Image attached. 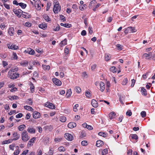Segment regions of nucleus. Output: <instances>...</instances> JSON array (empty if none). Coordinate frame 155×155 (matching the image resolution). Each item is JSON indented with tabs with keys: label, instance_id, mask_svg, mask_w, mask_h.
I'll list each match as a JSON object with an SVG mask.
<instances>
[{
	"label": "nucleus",
	"instance_id": "f257e3e1",
	"mask_svg": "<svg viewBox=\"0 0 155 155\" xmlns=\"http://www.w3.org/2000/svg\"><path fill=\"white\" fill-rule=\"evenodd\" d=\"M8 76L11 79H15L18 78L19 74L18 73L12 72V71H9L8 73Z\"/></svg>",
	"mask_w": 155,
	"mask_h": 155
},
{
	"label": "nucleus",
	"instance_id": "f03ea898",
	"mask_svg": "<svg viewBox=\"0 0 155 155\" xmlns=\"http://www.w3.org/2000/svg\"><path fill=\"white\" fill-rule=\"evenodd\" d=\"M22 140L24 142L27 141L30 138L26 130H24L21 134Z\"/></svg>",
	"mask_w": 155,
	"mask_h": 155
},
{
	"label": "nucleus",
	"instance_id": "7ed1b4c3",
	"mask_svg": "<svg viewBox=\"0 0 155 155\" xmlns=\"http://www.w3.org/2000/svg\"><path fill=\"white\" fill-rule=\"evenodd\" d=\"M61 10V7L59 5L58 2H57L54 5L53 9L54 12L55 13H58Z\"/></svg>",
	"mask_w": 155,
	"mask_h": 155
},
{
	"label": "nucleus",
	"instance_id": "20e7f679",
	"mask_svg": "<svg viewBox=\"0 0 155 155\" xmlns=\"http://www.w3.org/2000/svg\"><path fill=\"white\" fill-rule=\"evenodd\" d=\"M13 12H14L15 14H16L17 16L18 17V18H20L21 17V13H26V12H23L22 11L18 9L17 10H15L14 9Z\"/></svg>",
	"mask_w": 155,
	"mask_h": 155
},
{
	"label": "nucleus",
	"instance_id": "39448f33",
	"mask_svg": "<svg viewBox=\"0 0 155 155\" xmlns=\"http://www.w3.org/2000/svg\"><path fill=\"white\" fill-rule=\"evenodd\" d=\"M64 137L68 140L71 141L73 140V136L69 133H66L64 135Z\"/></svg>",
	"mask_w": 155,
	"mask_h": 155
},
{
	"label": "nucleus",
	"instance_id": "423d86ee",
	"mask_svg": "<svg viewBox=\"0 0 155 155\" xmlns=\"http://www.w3.org/2000/svg\"><path fill=\"white\" fill-rule=\"evenodd\" d=\"M52 81L56 85L58 86H60L61 84V82L59 79L56 78H53Z\"/></svg>",
	"mask_w": 155,
	"mask_h": 155
},
{
	"label": "nucleus",
	"instance_id": "0eeeda50",
	"mask_svg": "<svg viewBox=\"0 0 155 155\" xmlns=\"http://www.w3.org/2000/svg\"><path fill=\"white\" fill-rule=\"evenodd\" d=\"M41 116V114L37 111H35L33 113V116L34 118L37 119L39 118Z\"/></svg>",
	"mask_w": 155,
	"mask_h": 155
},
{
	"label": "nucleus",
	"instance_id": "6e6552de",
	"mask_svg": "<svg viewBox=\"0 0 155 155\" xmlns=\"http://www.w3.org/2000/svg\"><path fill=\"white\" fill-rule=\"evenodd\" d=\"M13 135L14 138L13 139H12V141L15 140H18L20 137V135H18L17 133V132H14L13 133Z\"/></svg>",
	"mask_w": 155,
	"mask_h": 155
},
{
	"label": "nucleus",
	"instance_id": "1a4fd4ad",
	"mask_svg": "<svg viewBox=\"0 0 155 155\" xmlns=\"http://www.w3.org/2000/svg\"><path fill=\"white\" fill-rule=\"evenodd\" d=\"M76 126V124L74 122H71L68 125V127L70 128H73Z\"/></svg>",
	"mask_w": 155,
	"mask_h": 155
},
{
	"label": "nucleus",
	"instance_id": "9d476101",
	"mask_svg": "<svg viewBox=\"0 0 155 155\" xmlns=\"http://www.w3.org/2000/svg\"><path fill=\"white\" fill-rule=\"evenodd\" d=\"M91 104L93 107L96 108L98 106L97 102L94 99H92L91 101Z\"/></svg>",
	"mask_w": 155,
	"mask_h": 155
},
{
	"label": "nucleus",
	"instance_id": "9b49d317",
	"mask_svg": "<svg viewBox=\"0 0 155 155\" xmlns=\"http://www.w3.org/2000/svg\"><path fill=\"white\" fill-rule=\"evenodd\" d=\"M15 31L14 28L13 27L10 28L8 30V33L10 36H12L13 35Z\"/></svg>",
	"mask_w": 155,
	"mask_h": 155
},
{
	"label": "nucleus",
	"instance_id": "f8f14e48",
	"mask_svg": "<svg viewBox=\"0 0 155 155\" xmlns=\"http://www.w3.org/2000/svg\"><path fill=\"white\" fill-rule=\"evenodd\" d=\"M27 131L29 133L31 134H34L35 132V129L31 127H29L27 129Z\"/></svg>",
	"mask_w": 155,
	"mask_h": 155
},
{
	"label": "nucleus",
	"instance_id": "ddd939ff",
	"mask_svg": "<svg viewBox=\"0 0 155 155\" xmlns=\"http://www.w3.org/2000/svg\"><path fill=\"white\" fill-rule=\"evenodd\" d=\"M100 90L103 92L105 89V85L104 84L103 82H101L100 83Z\"/></svg>",
	"mask_w": 155,
	"mask_h": 155
},
{
	"label": "nucleus",
	"instance_id": "4468645a",
	"mask_svg": "<svg viewBox=\"0 0 155 155\" xmlns=\"http://www.w3.org/2000/svg\"><path fill=\"white\" fill-rule=\"evenodd\" d=\"M46 105H47V107L50 108L54 109L55 108V105L51 103L47 102Z\"/></svg>",
	"mask_w": 155,
	"mask_h": 155
},
{
	"label": "nucleus",
	"instance_id": "2eb2a0df",
	"mask_svg": "<svg viewBox=\"0 0 155 155\" xmlns=\"http://www.w3.org/2000/svg\"><path fill=\"white\" fill-rule=\"evenodd\" d=\"M26 51L27 53L31 55H33L35 53V51L31 48H28Z\"/></svg>",
	"mask_w": 155,
	"mask_h": 155
},
{
	"label": "nucleus",
	"instance_id": "dca6fc26",
	"mask_svg": "<svg viewBox=\"0 0 155 155\" xmlns=\"http://www.w3.org/2000/svg\"><path fill=\"white\" fill-rule=\"evenodd\" d=\"M104 144L103 142L101 140H98L97 141L96 146L97 147H100Z\"/></svg>",
	"mask_w": 155,
	"mask_h": 155
},
{
	"label": "nucleus",
	"instance_id": "f3484780",
	"mask_svg": "<svg viewBox=\"0 0 155 155\" xmlns=\"http://www.w3.org/2000/svg\"><path fill=\"white\" fill-rule=\"evenodd\" d=\"M97 3L96 1L95 0H93L91 1L89 5V7L90 8H91L93 6H94L96 3Z\"/></svg>",
	"mask_w": 155,
	"mask_h": 155
},
{
	"label": "nucleus",
	"instance_id": "a211bd4d",
	"mask_svg": "<svg viewBox=\"0 0 155 155\" xmlns=\"http://www.w3.org/2000/svg\"><path fill=\"white\" fill-rule=\"evenodd\" d=\"M116 114L114 112H111L109 114V118L111 120L114 118Z\"/></svg>",
	"mask_w": 155,
	"mask_h": 155
},
{
	"label": "nucleus",
	"instance_id": "6ab92c4d",
	"mask_svg": "<svg viewBox=\"0 0 155 155\" xmlns=\"http://www.w3.org/2000/svg\"><path fill=\"white\" fill-rule=\"evenodd\" d=\"M8 48L11 49L12 50H16L18 49V46H16L15 45L12 44L10 46V45L8 46Z\"/></svg>",
	"mask_w": 155,
	"mask_h": 155
},
{
	"label": "nucleus",
	"instance_id": "aec40b11",
	"mask_svg": "<svg viewBox=\"0 0 155 155\" xmlns=\"http://www.w3.org/2000/svg\"><path fill=\"white\" fill-rule=\"evenodd\" d=\"M38 27L39 28H41L43 30L47 28V25L46 24H41L39 25Z\"/></svg>",
	"mask_w": 155,
	"mask_h": 155
},
{
	"label": "nucleus",
	"instance_id": "412c9836",
	"mask_svg": "<svg viewBox=\"0 0 155 155\" xmlns=\"http://www.w3.org/2000/svg\"><path fill=\"white\" fill-rule=\"evenodd\" d=\"M26 127V126L24 124H22L18 127V129L19 131H22Z\"/></svg>",
	"mask_w": 155,
	"mask_h": 155
},
{
	"label": "nucleus",
	"instance_id": "4be33fe9",
	"mask_svg": "<svg viewBox=\"0 0 155 155\" xmlns=\"http://www.w3.org/2000/svg\"><path fill=\"white\" fill-rule=\"evenodd\" d=\"M71 89L70 88L68 89L66 94L67 97L68 98L70 97L71 96Z\"/></svg>",
	"mask_w": 155,
	"mask_h": 155
},
{
	"label": "nucleus",
	"instance_id": "5701e85b",
	"mask_svg": "<svg viewBox=\"0 0 155 155\" xmlns=\"http://www.w3.org/2000/svg\"><path fill=\"white\" fill-rule=\"evenodd\" d=\"M60 25L61 26H64L67 28H70L71 26V25L69 24H63V23H61Z\"/></svg>",
	"mask_w": 155,
	"mask_h": 155
},
{
	"label": "nucleus",
	"instance_id": "b1692460",
	"mask_svg": "<svg viewBox=\"0 0 155 155\" xmlns=\"http://www.w3.org/2000/svg\"><path fill=\"white\" fill-rule=\"evenodd\" d=\"M12 140L11 139H9L7 140H5V141H3L2 142V144H7L11 143H12Z\"/></svg>",
	"mask_w": 155,
	"mask_h": 155
},
{
	"label": "nucleus",
	"instance_id": "393cba45",
	"mask_svg": "<svg viewBox=\"0 0 155 155\" xmlns=\"http://www.w3.org/2000/svg\"><path fill=\"white\" fill-rule=\"evenodd\" d=\"M141 91L143 95L146 96L147 95V92L146 90L143 87H142L141 89Z\"/></svg>",
	"mask_w": 155,
	"mask_h": 155
},
{
	"label": "nucleus",
	"instance_id": "a878e982",
	"mask_svg": "<svg viewBox=\"0 0 155 155\" xmlns=\"http://www.w3.org/2000/svg\"><path fill=\"white\" fill-rule=\"evenodd\" d=\"M60 120L62 122H64L66 120V118L65 117L62 116L60 117Z\"/></svg>",
	"mask_w": 155,
	"mask_h": 155
},
{
	"label": "nucleus",
	"instance_id": "bb28decb",
	"mask_svg": "<svg viewBox=\"0 0 155 155\" xmlns=\"http://www.w3.org/2000/svg\"><path fill=\"white\" fill-rule=\"evenodd\" d=\"M67 44V40L66 38L63 41H61L60 43V45L61 46H62L63 45H65Z\"/></svg>",
	"mask_w": 155,
	"mask_h": 155
},
{
	"label": "nucleus",
	"instance_id": "cd10ccee",
	"mask_svg": "<svg viewBox=\"0 0 155 155\" xmlns=\"http://www.w3.org/2000/svg\"><path fill=\"white\" fill-rule=\"evenodd\" d=\"M105 57L106 61H107L110 59L111 57L110 54H105Z\"/></svg>",
	"mask_w": 155,
	"mask_h": 155
},
{
	"label": "nucleus",
	"instance_id": "c85d7f7f",
	"mask_svg": "<svg viewBox=\"0 0 155 155\" xmlns=\"http://www.w3.org/2000/svg\"><path fill=\"white\" fill-rule=\"evenodd\" d=\"M24 108L28 110L32 111L33 110V108L31 107L28 106H24Z\"/></svg>",
	"mask_w": 155,
	"mask_h": 155
},
{
	"label": "nucleus",
	"instance_id": "c756f323",
	"mask_svg": "<svg viewBox=\"0 0 155 155\" xmlns=\"http://www.w3.org/2000/svg\"><path fill=\"white\" fill-rule=\"evenodd\" d=\"M98 135L104 137H106L107 136V134L105 133H104L102 132H99L98 133Z\"/></svg>",
	"mask_w": 155,
	"mask_h": 155
},
{
	"label": "nucleus",
	"instance_id": "7c9ffc66",
	"mask_svg": "<svg viewBox=\"0 0 155 155\" xmlns=\"http://www.w3.org/2000/svg\"><path fill=\"white\" fill-rule=\"evenodd\" d=\"M110 71L114 73H115L117 71V69L114 66H112L110 69Z\"/></svg>",
	"mask_w": 155,
	"mask_h": 155
},
{
	"label": "nucleus",
	"instance_id": "2f4dec72",
	"mask_svg": "<svg viewBox=\"0 0 155 155\" xmlns=\"http://www.w3.org/2000/svg\"><path fill=\"white\" fill-rule=\"evenodd\" d=\"M131 137L132 139H134L136 140H137L138 138V136L136 134H132L131 136Z\"/></svg>",
	"mask_w": 155,
	"mask_h": 155
},
{
	"label": "nucleus",
	"instance_id": "473e14b6",
	"mask_svg": "<svg viewBox=\"0 0 155 155\" xmlns=\"http://www.w3.org/2000/svg\"><path fill=\"white\" fill-rule=\"evenodd\" d=\"M75 90L76 91V92L78 93H79L81 91V88L79 87H75Z\"/></svg>",
	"mask_w": 155,
	"mask_h": 155
},
{
	"label": "nucleus",
	"instance_id": "72a5a7b5",
	"mask_svg": "<svg viewBox=\"0 0 155 155\" xmlns=\"http://www.w3.org/2000/svg\"><path fill=\"white\" fill-rule=\"evenodd\" d=\"M43 18H44V19L47 21H48L50 20V18H49V16L47 15H44Z\"/></svg>",
	"mask_w": 155,
	"mask_h": 155
},
{
	"label": "nucleus",
	"instance_id": "f704fd0d",
	"mask_svg": "<svg viewBox=\"0 0 155 155\" xmlns=\"http://www.w3.org/2000/svg\"><path fill=\"white\" fill-rule=\"evenodd\" d=\"M18 4V5H19L23 9L25 8L26 7V4L22 2L19 3Z\"/></svg>",
	"mask_w": 155,
	"mask_h": 155
},
{
	"label": "nucleus",
	"instance_id": "c9c22d12",
	"mask_svg": "<svg viewBox=\"0 0 155 155\" xmlns=\"http://www.w3.org/2000/svg\"><path fill=\"white\" fill-rule=\"evenodd\" d=\"M127 82L128 79L127 78H126L124 79L123 81L122 82V84L123 85H125L126 84Z\"/></svg>",
	"mask_w": 155,
	"mask_h": 155
},
{
	"label": "nucleus",
	"instance_id": "e433bc0d",
	"mask_svg": "<svg viewBox=\"0 0 155 155\" xmlns=\"http://www.w3.org/2000/svg\"><path fill=\"white\" fill-rule=\"evenodd\" d=\"M42 67L45 70H48L50 68V66L48 65L46 66L45 65L43 64Z\"/></svg>",
	"mask_w": 155,
	"mask_h": 155
},
{
	"label": "nucleus",
	"instance_id": "4c0bfd02",
	"mask_svg": "<svg viewBox=\"0 0 155 155\" xmlns=\"http://www.w3.org/2000/svg\"><path fill=\"white\" fill-rule=\"evenodd\" d=\"M85 95L88 98H90L91 97V93L87 91L85 92Z\"/></svg>",
	"mask_w": 155,
	"mask_h": 155
},
{
	"label": "nucleus",
	"instance_id": "58836bf2",
	"mask_svg": "<svg viewBox=\"0 0 155 155\" xmlns=\"http://www.w3.org/2000/svg\"><path fill=\"white\" fill-rule=\"evenodd\" d=\"M58 150L60 151H64L65 150V148L63 146L59 147Z\"/></svg>",
	"mask_w": 155,
	"mask_h": 155
},
{
	"label": "nucleus",
	"instance_id": "ea45409f",
	"mask_svg": "<svg viewBox=\"0 0 155 155\" xmlns=\"http://www.w3.org/2000/svg\"><path fill=\"white\" fill-rule=\"evenodd\" d=\"M141 115L143 118L145 117L146 116V112L145 111H142L141 112Z\"/></svg>",
	"mask_w": 155,
	"mask_h": 155
},
{
	"label": "nucleus",
	"instance_id": "a19ab883",
	"mask_svg": "<svg viewBox=\"0 0 155 155\" xmlns=\"http://www.w3.org/2000/svg\"><path fill=\"white\" fill-rule=\"evenodd\" d=\"M151 54V53L150 52L148 54L144 53L143 54V56L147 58L150 56Z\"/></svg>",
	"mask_w": 155,
	"mask_h": 155
},
{
	"label": "nucleus",
	"instance_id": "79ce46f5",
	"mask_svg": "<svg viewBox=\"0 0 155 155\" xmlns=\"http://www.w3.org/2000/svg\"><path fill=\"white\" fill-rule=\"evenodd\" d=\"M15 144L14 143H13L12 144L10 145H9V148L10 150H14V148L15 146Z\"/></svg>",
	"mask_w": 155,
	"mask_h": 155
},
{
	"label": "nucleus",
	"instance_id": "37998d69",
	"mask_svg": "<svg viewBox=\"0 0 155 155\" xmlns=\"http://www.w3.org/2000/svg\"><path fill=\"white\" fill-rule=\"evenodd\" d=\"M108 153L107 150V149H105L103 150L102 152V155H106Z\"/></svg>",
	"mask_w": 155,
	"mask_h": 155
},
{
	"label": "nucleus",
	"instance_id": "c03bdc74",
	"mask_svg": "<svg viewBox=\"0 0 155 155\" xmlns=\"http://www.w3.org/2000/svg\"><path fill=\"white\" fill-rule=\"evenodd\" d=\"M81 144L82 146H86L87 144V142L86 140H83L81 142Z\"/></svg>",
	"mask_w": 155,
	"mask_h": 155
},
{
	"label": "nucleus",
	"instance_id": "a18cd8bd",
	"mask_svg": "<svg viewBox=\"0 0 155 155\" xmlns=\"http://www.w3.org/2000/svg\"><path fill=\"white\" fill-rule=\"evenodd\" d=\"M27 104L29 105H32V101L31 99H28L27 101Z\"/></svg>",
	"mask_w": 155,
	"mask_h": 155
},
{
	"label": "nucleus",
	"instance_id": "49530a36",
	"mask_svg": "<svg viewBox=\"0 0 155 155\" xmlns=\"http://www.w3.org/2000/svg\"><path fill=\"white\" fill-rule=\"evenodd\" d=\"M17 59V56L16 54L15 53H13V57L12 58V59Z\"/></svg>",
	"mask_w": 155,
	"mask_h": 155
},
{
	"label": "nucleus",
	"instance_id": "de8ad7c7",
	"mask_svg": "<svg viewBox=\"0 0 155 155\" xmlns=\"http://www.w3.org/2000/svg\"><path fill=\"white\" fill-rule=\"evenodd\" d=\"M28 62L26 61L25 62H23V63H20V64L21 65H22V66L25 67V66H26L28 65Z\"/></svg>",
	"mask_w": 155,
	"mask_h": 155
},
{
	"label": "nucleus",
	"instance_id": "09e8293b",
	"mask_svg": "<svg viewBox=\"0 0 155 155\" xmlns=\"http://www.w3.org/2000/svg\"><path fill=\"white\" fill-rule=\"evenodd\" d=\"M78 107V104H76L74 105L73 107L74 110V111L76 112L77 111L78 109H77V107Z\"/></svg>",
	"mask_w": 155,
	"mask_h": 155
},
{
	"label": "nucleus",
	"instance_id": "8fccbe9b",
	"mask_svg": "<svg viewBox=\"0 0 155 155\" xmlns=\"http://www.w3.org/2000/svg\"><path fill=\"white\" fill-rule=\"evenodd\" d=\"M30 85H31L30 87L31 90L32 91V92H33L34 91V86L33 84L32 83H31Z\"/></svg>",
	"mask_w": 155,
	"mask_h": 155
},
{
	"label": "nucleus",
	"instance_id": "3c124183",
	"mask_svg": "<svg viewBox=\"0 0 155 155\" xmlns=\"http://www.w3.org/2000/svg\"><path fill=\"white\" fill-rule=\"evenodd\" d=\"M18 70V68L16 67L15 68H12L9 71H12V72H15V71H17Z\"/></svg>",
	"mask_w": 155,
	"mask_h": 155
},
{
	"label": "nucleus",
	"instance_id": "603ef678",
	"mask_svg": "<svg viewBox=\"0 0 155 155\" xmlns=\"http://www.w3.org/2000/svg\"><path fill=\"white\" fill-rule=\"evenodd\" d=\"M51 5V3H50L48 2L47 4V8L46 10L48 11V10L50 8V7Z\"/></svg>",
	"mask_w": 155,
	"mask_h": 155
},
{
	"label": "nucleus",
	"instance_id": "864d4df0",
	"mask_svg": "<svg viewBox=\"0 0 155 155\" xmlns=\"http://www.w3.org/2000/svg\"><path fill=\"white\" fill-rule=\"evenodd\" d=\"M18 98V97L14 95L13 96H11L10 98H9V99L11 100H12L14 99H17Z\"/></svg>",
	"mask_w": 155,
	"mask_h": 155
},
{
	"label": "nucleus",
	"instance_id": "5fc2aeb1",
	"mask_svg": "<svg viewBox=\"0 0 155 155\" xmlns=\"http://www.w3.org/2000/svg\"><path fill=\"white\" fill-rule=\"evenodd\" d=\"M126 114L127 115L129 116H130L132 115V112L130 110H129L127 111L126 113Z\"/></svg>",
	"mask_w": 155,
	"mask_h": 155
},
{
	"label": "nucleus",
	"instance_id": "6e6d98bb",
	"mask_svg": "<svg viewBox=\"0 0 155 155\" xmlns=\"http://www.w3.org/2000/svg\"><path fill=\"white\" fill-rule=\"evenodd\" d=\"M31 23L29 22H27L25 24V26L28 27H30L31 26Z\"/></svg>",
	"mask_w": 155,
	"mask_h": 155
},
{
	"label": "nucleus",
	"instance_id": "4d7b16f0",
	"mask_svg": "<svg viewBox=\"0 0 155 155\" xmlns=\"http://www.w3.org/2000/svg\"><path fill=\"white\" fill-rule=\"evenodd\" d=\"M81 136L82 137H84L86 136V134L84 131H82L81 133Z\"/></svg>",
	"mask_w": 155,
	"mask_h": 155
},
{
	"label": "nucleus",
	"instance_id": "13d9d810",
	"mask_svg": "<svg viewBox=\"0 0 155 155\" xmlns=\"http://www.w3.org/2000/svg\"><path fill=\"white\" fill-rule=\"evenodd\" d=\"M116 46L118 48V49L120 50H121L122 49V47L120 45L117 44L116 45Z\"/></svg>",
	"mask_w": 155,
	"mask_h": 155
},
{
	"label": "nucleus",
	"instance_id": "bf43d9fd",
	"mask_svg": "<svg viewBox=\"0 0 155 155\" xmlns=\"http://www.w3.org/2000/svg\"><path fill=\"white\" fill-rule=\"evenodd\" d=\"M35 137H33L29 141V143H34L35 140Z\"/></svg>",
	"mask_w": 155,
	"mask_h": 155
},
{
	"label": "nucleus",
	"instance_id": "052dcab7",
	"mask_svg": "<svg viewBox=\"0 0 155 155\" xmlns=\"http://www.w3.org/2000/svg\"><path fill=\"white\" fill-rule=\"evenodd\" d=\"M60 18H61V20H63V21H66V19L65 18V17L64 16L62 15H60Z\"/></svg>",
	"mask_w": 155,
	"mask_h": 155
},
{
	"label": "nucleus",
	"instance_id": "680f3d73",
	"mask_svg": "<svg viewBox=\"0 0 155 155\" xmlns=\"http://www.w3.org/2000/svg\"><path fill=\"white\" fill-rule=\"evenodd\" d=\"M97 66V65L96 64H94L92 65L91 69L92 71H94L95 69Z\"/></svg>",
	"mask_w": 155,
	"mask_h": 155
},
{
	"label": "nucleus",
	"instance_id": "e2e57ef3",
	"mask_svg": "<svg viewBox=\"0 0 155 155\" xmlns=\"http://www.w3.org/2000/svg\"><path fill=\"white\" fill-rule=\"evenodd\" d=\"M23 116L22 113H19L16 116V118H19Z\"/></svg>",
	"mask_w": 155,
	"mask_h": 155
},
{
	"label": "nucleus",
	"instance_id": "0e129e2a",
	"mask_svg": "<svg viewBox=\"0 0 155 155\" xmlns=\"http://www.w3.org/2000/svg\"><path fill=\"white\" fill-rule=\"evenodd\" d=\"M62 140V138H56L54 139V140L56 142H60Z\"/></svg>",
	"mask_w": 155,
	"mask_h": 155
},
{
	"label": "nucleus",
	"instance_id": "69168bd1",
	"mask_svg": "<svg viewBox=\"0 0 155 155\" xmlns=\"http://www.w3.org/2000/svg\"><path fill=\"white\" fill-rule=\"evenodd\" d=\"M88 31L89 33L90 34H92L93 30L92 28L89 27L88 28Z\"/></svg>",
	"mask_w": 155,
	"mask_h": 155
},
{
	"label": "nucleus",
	"instance_id": "338daca9",
	"mask_svg": "<svg viewBox=\"0 0 155 155\" xmlns=\"http://www.w3.org/2000/svg\"><path fill=\"white\" fill-rule=\"evenodd\" d=\"M64 52L67 54H68L69 52V49L67 48H66L64 49Z\"/></svg>",
	"mask_w": 155,
	"mask_h": 155
},
{
	"label": "nucleus",
	"instance_id": "774afa93",
	"mask_svg": "<svg viewBox=\"0 0 155 155\" xmlns=\"http://www.w3.org/2000/svg\"><path fill=\"white\" fill-rule=\"evenodd\" d=\"M28 150H25L23 151L22 153L20 155H25L26 154V153H28Z\"/></svg>",
	"mask_w": 155,
	"mask_h": 155
}]
</instances>
